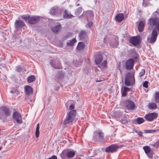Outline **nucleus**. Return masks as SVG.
Segmentation results:
<instances>
[{
    "mask_svg": "<svg viewBox=\"0 0 159 159\" xmlns=\"http://www.w3.org/2000/svg\"><path fill=\"white\" fill-rule=\"evenodd\" d=\"M148 25L149 30H157L159 32V7L154 12L148 20Z\"/></svg>",
    "mask_w": 159,
    "mask_h": 159,
    "instance_id": "nucleus-1",
    "label": "nucleus"
},
{
    "mask_svg": "<svg viewBox=\"0 0 159 159\" xmlns=\"http://www.w3.org/2000/svg\"><path fill=\"white\" fill-rule=\"evenodd\" d=\"M76 114V111L75 110H72L68 113L66 118L64 120L63 124L65 125L67 124L71 125L74 120Z\"/></svg>",
    "mask_w": 159,
    "mask_h": 159,
    "instance_id": "nucleus-2",
    "label": "nucleus"
},
{
    "mask_svg": "<svg viewBox=\"0 0 159 159\" xmlns=\"http://www.w3.org/2000/svg\"><path fill=\"white\" fill-rule=\"evenodd\" d=\"M123 106L125 107L128 110H133L135 106L134 102L129 100H125Z\"/></svg>",
    "mask_w": 159,
    "mask_h": 159,
    "instance_id": "nucleus-3",
    "label": "nucleus"
},
{
    "mask_svg": "<svg viewBox=\"0 0 159 159\" xmlns=\"http://www.w3.org/2000/svg\"><path fill=\"white\" fill-rule=\"evenodd\" d=\"M13 118L17 124H21L22 122L21 114L17 111L14 112L13 114Z\"/></svg>",
    "mask_w": 159,
    "mask_h": 159,
    "instance_id": "nucleus-4",
    "label": "nucleus"
},
{
    "mask_svg": "<svg viewBox=\"0 0 159 159\" xmlns=\"http://www.w3.org/2000/svg\"><path fill=\"white\" fill-rule=\"evenodd\" d=\"M158 116V114L157 113H151L145 115V118L148 121H151L157 118Z\"/></svg>",
    "mask_w": 159,
    "mask_h": 159,
    "instance_id": "nucleus-5",
    "label": "nucleus"
},
{
    "mask_svg": "<svg viewBox=\"0 0 159 159\" xmlns=\"http://www.w3.org/2000/svg\"><path fill=\"white\" fill-rule=\"evenodd\" d=\"M119 148V145L117 144H112L106 148L105 151L106 152H113L117 151Z\"/></svg>",
    "mask_w": 159,
    "mask_h": 159,
    "instance_id": "nucleus-6",
    "label": "nucleus"
},
{
    "mask_svg": "<svg viewBox=\"0 0 159 159\" xmlns=\"http://www.w3.org/2000/svg\"><path fill=\"white\" fill-rule=\"evenodd\" d=\"M84 17V18H86L88 20H91L93 18V14L92 11H84L83 14L80 16V17Z\"/></svg>",
    "mask_w": 159,
    "mask_h": 159,
    "instance_id": "nucleus-7",
    "label": "nucleus"
},
{
    "mask_svg": "<svg viewBox=\"0 0 159 159\" xmlns=\"http://www.w3.org/2000/svg\"><path fill=\"white\" fill-rule=\"evenodd\" d=\"M134 62L133 59L130 58L127 60L125 63L126 68L127 70H131L134 66Z\"/></svg>",
    "mask_w": 159,
    "mask_h": 159,
    "instance_id": "nucleus-8",
    "label": "nucleus"
},
{
    "mask_svg": "<svg viewBox=\"0 0 159 159\" xmlns=\"http://www.w3.org/2000/svg\"><path fill=\"white\" fill-rule=\"evenodd\" d=\"M98 136L99 139L100 140H103L104 138V134L101 131L97 130L94 133L93 137L95 139L97 138Z\"/></svg>",
    "mask_w": 159,
    "mask_h": 159,
    "instance_id": "nucleus-9",
    "label": "nucleus"
},
{
    "mask_svg": "<svg viewBox=\"0 0 159 159\" xmlns=\"http://www.w3.org/2000/svg\"><path fill=\"white\" fill-rule=\"evenodd\" d=\"M139 37H132L129 40L130 43L134 46H136L139 43L140 39Z\"/></svg>",
    "mask_w": 159,
    "mask_h": 159,
    "instance_id": "nucleus-10",
    "label": "nucleus"
},
{
    "mask_svg": "<svg viewBox=\"0 0 159 159\" xmlns=\"http://www.w3.org/2000/svg\"><path fill=\"white\" fill-rule=\"evenodd\" d=\"M25 26V24L24 22L21 20H16L15 22V27L17 29L21 28Z\"/></svg>",
    "mask_w": 159,
    "mask_h": 159,
    "instance_id": "nucleus-11",
    "label": "nucleus"
},
{
    "mask_svg": "<svg viewBox=\"0 0 159 159\" xmlns=\"http://www.w3.org/2000/svg\"><path fill=\"white\" fill-rule=\"evenodd\" d=\"M156 30H153L152 32V34L150 40V42L151 43H154L156 40L157 36V32Z\"/></svg>",
    "mask_w": 159,
    "mask_h": 159,
    "instance_id": "nucleus-12",
    "label": "nucleus"
},
{
    "mask_svg": "<svg viewBox=\"0 0 159 159\" xmlns=\"http://www.w3.org/2000/svg\"><path fill=\"white\" fill-rule=\"evenodd\" d=\"M39 20V18L37 16H33L30 18L28 22L31 24H34L37 23Z\"/></svg>",
    "mask_w": 159,
    "mask_h": 159,
    "instance_id": "nucleus-13",
    "label": "nucleus"
},
{
    "mask_svg": "<svg viewBox=\"0 0 159 159\" xmlns=\"http://www.w3.org/2000/svg\"><path fill=\"white\" fill-rule=\"evenodd\" d=\"M63 18L65 19H70L72 18L74 16L67 10H65L63 14Z\"/></svg>",
    "mask_w": 159,
    "mask_h": 159,
    "instance_id": "nucleus-14",
    "label": "nucleus"
},
{
    "mask_svg": "<svg viewBox=\"0 0 159 159\" xmlns=\"http://www.w3.org/2000/svg\"><path fill=\"white\" fill-rule=\"evenodd\" d=\"M118 40V37H115V39L114 40H113L111 42L110 45V46L113 48H116L119 45Z\"/></svg>",
    "mask_w": 159,
    "mask_h": 159,
    "instance_id": "nucleus-15",
    "label": "nucleus"
},
{
    "mask_svg": "<svg viewBox=\"0 0 159 159\" xmlns=\"http://www.w3.org/2000/svg\"><path fill=\"white\" fill-rule=\"evenodd\" d=\"M102 56L101 54L98 53L96 56L95 62L97 64H100L102 61Z\"/></svg>",
    "mask_w": 159,
    "mask_h": 159,
    "instance_id": "nucleus-16",
    "label": "nucleus"
},
{
    "mask_svg": "<svg viewBox=\"0 0 159 159\" xmlns=\"http://www.w3.org/2000/svg\"><path fill=\"white\" fill-rule=\"evenodd\" d=\"M124 18L123 14L119 13L115 17V19L117 22H120L122 21Z\"/></svg>",
    "mask_w": 159,
    "mask_h": 159,
    "instance_id": "nucleus-17",
    "label": "nucleus"
},
{
    "mask_svg": "<svg viewBox=\"0 0 159 159\" xmlns=\"http://www.w3.org/2000/svg\"><path fill=\"white\" fill-rule=\"evenodd\" d=\"M2 109L6 116H8L10 115L11 111L8 108L3 107H2Z\"/></svg>",
    "mask_w": 159,
    "mask_h": 159,
    "instance_id": "nucleus-18",
    "label": "nucleus"
},
{
    "mask_svg": "<svg viewBox=\"0 0 159 159\" xmlns=\"http://www.w3.org/2000/svg\"><path fill=\"white\" fill-rule=\"evenodd\" d=\"M145 25V23L143 21H140L139 22L138 27V30L139 32H141L143 31Z\"/></svg>",
    "mask_w": 159,
    "mask_h": 159,
    "instance_id": "nucleus-19",
    "label": "nucleus"
},
{
    "mask_svg": "<svg viewBox=\"0 0 159 159\" xmlns=\"http://www.w3.org/2000/svg\"><path fill=\"white\" fill-rule=\"evenodd\" d=\"M25 90L26 93L28 95H29L33 93V89L30 86L27 85L25 87Z\"/></svg>",
    "mask_w": 159,
    "mask_h": 159,
    "instance_id": "nucleus-20",
    "label": "nucleus"
},
{
    "mask_svg": "<svg viewBox=\"0 0 159 159\" xmlns=\"http://www.w3.org/2000/svg\"><path fill=\"white\" fill-rule=\"evenodd\" d=\"M76 151H70L66 153V157L68 158H72L74 157Z\"/></svg>",
    "mask_w": 159,
    "mask_h": 159,
    "instance_id": "nucleus-21",
    "label": "nucleus"
},
{
    "mask_svg": "<svg viewBox=\"0 0 159 159\" xmlns=\"http://www.w3.org/2000/svg\"><path fill=\"white\" fill-rule=\"evenodd\" d=\"M61 27V25H59L55 27L52 28V30L54 33H57L60 30Z\"/></svg>",
    "mask_w": 159,
    "mask_h": 159,
    "instance_id": "nucleus-22",
    "label": "nucleus"
},
{
    "mask_svg": "<svg viewBox=\"0 0 159 159\" xmlns=\"http://www.w3.org/2000/svg\"><path fill=\"white\" fill-rule=\"evenodd\" d=\"M85 47V44L84 43L82 42H80L77 47V49L78 50H81L84 48Z\"/></svg>",
    "mask_w": 159,
    "mask_h": 159,
    "instance_id": "nucleus-23",
    "label": "nucleus"
},
{
    "mask_svg": "<svg viewBox=\"0 0 159 159\" xmlns=\"http://www.w3.org/2000/svg\"><path fill=\"white\" fill-rule=\"evenodd\" d=\"M129 88L124 87H122L121 89L122 95L123 96H125L126 95V92L129 90Z\"/></svg>",
    "mask_w": 159,
    "mask_h": 159,
    "instance_id": "nucleus-24",
    "label": "nucleus"
},
{
    "mask_svg": "<svg viewBox=\"0 0 159 159\" xmlns=\"http://www.w3.org/2000/svg\"><path fill=\"white\" fill-rule=\"evenodd\" d=\"M86 34L84 31H82L80 32L79 34V37L81 40H83L86 36Z\"/></svg>",
    "mask_w": 159,
    "mask_h": 159,
    "instance_id": "nucleus-25",
    "label": "nucleus"
},
{
    "mask_svg": "<svg viewBox=\"0 0 159 159\" xmlns=\"http://www.w3.org/2000/svg\"><path fill=\"white\" fill-rule=\"evenodd\" d=\"M148 107L150 109H155L157 108V105L155 103L151 102L148 105Z\"/></svg>",
    "mask_w": 159,
    "mask_h": 159,
    "instance_id": "nucleus-26",
    "label": "nucleus"
},
{
    "mask_svg": "<svg viewBox=\"0 0 159 159\" xmlns=\"http://www.w3.org/2000/svg\"><path fill=\"white\" fill-rule=\"evenodd\" d=\"M57 8L56 7H52L50 10V13L52 15H56V13L58 11Z\"/></svg>",
    "mask_w": 159,
    "mask_h": 159,
    "instance_id": "nucleus-27",
    "label": "nucleus"
},
{
    "mask_svg": "<svg viewBox=\"0 0 159 159\" xmlns=\"http://www.w3.org/2000/svg\"><path fill=\"white\" fill-rule=\"evenodd\" d=\"M36 79L35 76L31 75L28 77L27 81L29 83H32Z\"/></svg>",
    "mask_w": 159,
    "mask_h": 159,
    "instance_id": "nucleus-28",
    "label": "nucleus"
},
{
    "mask_svg": "<svg viewBox=\"0 0 159 159\" xmlns=\"http://www.w3.org/2000/svg\"><path fill=\"white\" fill-rule=\"evenodd\" d=\"M39 124L38 123L36 126V129L35 131V136L36 138H38L39 136Z\"/></svg>",
    "mask_w": 159,
    "mask_h": 159,
    "instance_id": "nucleus-29",
    "label": "nucleus"
},
{
    "mask_svg": "<svg viewBox=\"0 0 159 159\" xmlns=\"http://www.w3.org/2000/svg\"><path fill=\"white\" fill-rule=\"evenodd\" d=\"M82 11V7H79L75 11V14L76 16L80 15Z\"/></svg>",
    "mask_w": 159,
    "mask_h": 159,
    "instance_id": "nucleus-30",
    "label": "nucleus"
},
{
    "mask_svg": "<svg viewBox=\"0 0 159 159\" xmlns=\"http://www.w3.org/2000/svg\"><path fill=\"white\" fill-rule=\"evenodd\" d=\"M120 121L122 124H125L128 122L127 118L125 115H123Z\"/></svg>",
    "mask_w": 159,
    "mask_h": 159,
    "instance_id": "nucleus-31",
    "label": "nucleus"
},
{
    "mask_svg": "<svg viewBox=\"0 0 159 159\" xmlns=\"http://www.w3.org/2000/svg\"><path fill=\"white\" fill-rule=\"evenodd\" d=\"M126 76H128L129 79V80L130 81V82H134V77L133 76H132L131 75L130 73H128Z\"/></svg>",
    "mask_w": 159,
    "mask_h": 159,
    "instance_id": "nucleus-32",
    "label": "nucleus"
},
{
    "mask_svg": "<svg viewBox=\"0 0 159 159\" xmlns=\"http://www.w3.org/2000/svg\"><path fill=\"white\" fill-rule=\"evenodd\" d=\"M76 40L75 38L69 41V42L67 43L68 45L69 46H72L74 45V43L76 42Z\"/></svg>",
    "mask_w": 159,
    "mask_h": 159,
    "instance_id": "nucleus-33",
    "label": "nucleus"
},
{
    "mask_svg": "<svg viewBox=\"0 0 159 159\" xmlns=\"http://www.w3.org/2000/svg\"><path fill=\"white\" fill-rule=\"evenodd\" d=\"M143 149H144L145 152L147 154H148L149 152H151L150 150L151 149L150 147L148 146H146L143 147Z\"/></svg>",
    "mask_w": 159,
    "mask_h": 159,
    "instance_id": "nucleus-34",
    "label": "nucleus"
},
{
    "mask_svg": "<svg viewBox=\"0 0 159 159\" xmlns=\"http://www.w3.org/2000/svg\"><path fill=\"white\" fill-rule=\"evenodd\" d=\"M129 78L128 76H126L125 80V83L127 86H129L130 85V82L129 80Z\"/></svg>",
    "mask_w": 159,
    "mask_h": 159,
    "instance_id": "nucleus-35",
    "label": "nucleus"
},
{
    "mask_svg": "<svg viewBox=\"0 0 159 159\" xmlns=\"http://www.w3.org/2000/svg\"><path fill=\"white\" fill-rule=\"evenodd\" d=\"M155 101L157 103L159 102V92H156L155 95Z\"/></svg>",
    "mask_w": 159,
    "mask_h": 159,
    "instance_id": "nucleus-36",
    "label": "nucleus"
},
{
    "mask_svg": "<svg viewBox=\"0 0 159 159\" xmlns=\"http://www.w3.org/2000/svg\"><path fill=\"white\" fill-rule=\"evenodd\" d=\"M136 121L138 124H140L144 122V120L142 118H138L136 119Z\"/></svg>",
    "mask_w": 159,
    "mask_h": 159,
    "instance_id": "nucleus-37",
    "label": "nucleus"
},
{
    "mask_svg": "<svg viewBox=\"0 0 159 159\" xmlns=\"http://www.w3.org/2000/svg\"><path fill=\"white\" fill-rule=\"evenodd\" d=\"M50 64L52 65V66L55 69H59L60 68V67L59 66H56L53 64V61L52 60H51V61ZM58 65H59L60 64V63L59 62H58Z\"/></svg>",
    "mask_w": 159,
    "mask_h": 159,
    "instance_id": "nucleus-38",
    "label": "nucleus"
},
{
    "mask_svg": "<svg viewBox=\"0 0 159 159\" xmlns=\"http://www.w3.org/2000/svg\"><path fill=\"white\" fill-rule=\"evenodd\" d=\"M21 18L25 20H29L30 18L29 15H23L21 16Z\"/></svg>",
    "mask_w": 159,
    "mask_h": 159,
    "instance_id": "nucleus-39",
    "label": "nucleus"
},
{
    "mask_svg": "<svg viewBox=\"0 0 159 159\" xmlns=\"http://www.w3.org/2000/svg\"><path fill=\"white\" fill-rule=\"evenodd\" d=\"M145 73V70L144 69H143L141 70V71L139 73V75L141 77Z\"/></svg>",
    "mask_w": 159,
    "mask_h": 159,
    "instance_id": "nucleus-40",
    "label": "nucleus"
},
{
    "mask_svg": "<svg viewBox=\"0 0 159 159\" xmlns=\"http://www.w3.org/2000/svg\"><path fill=\"white\" fill-rule=\"evenodd\" d=\"M152 145L156 148H159V140L157 142L152 144Z\"/></svg>",
    "mask_w": 159,
    "mask_h": 159,
    "instance_id": "nucleus-41",
    "label": "nucleus"
},
{
    "mask_svg": "<svg viewBox=\"0 0 159 159\" xmlns=\"http://www.w3.org/2000/svg\"><path fill=\"white\" fill-rule=\"evenodd\" d=\"M153 153L152 152H150L148 154H147V155L148 156L150 157V158H153Z\"/></svg>",
    "mask_w": 159,
    "mask_h": 159,
    "instance_id": "nucleus-42",
    "label": "nucleus"
},
{
    "mask_svg": "<svg viewBox=\"0 0 159 159\" xmlns=\"http://www.w3.org/2000/svg\"><path fill=\"white\" fill-rule=\"evenodd\" d=\"M148 81H145L143 83V86L146 88H148Z\"/></svg>",
    "mask_w": 159,
    "mask_h": 159,
    "instance_id": "nucleus-43",
    "label": "nucleus"
},
{
    "mask_svg": "<svg viewBox=\"0 0 159 159\" xmlns=\"http://www.w3.org/2000/svg\"><path fill=\"white\" fill-rule=\"evenodd\" d=\"M107 64V61H104L102 63L101 65L103 67H106Z\"/></svg>",
    "mask_w": 159,
    "mask_h": 159,
    "instance_id": "nucleus-44",
    "label": "nucleus"
},
{
    "mask_svg": "<svg viewBox=\"0 0 159 159\" xmlns=\"http://www.w3.org/2000/svg\"><path fill=\"white\" fill-rule=\"evenodd\" d=\"M10 92L11 93H16V94H18V91L16 89H14L11 90Z\"/></svg>",
    "mask_w": 159,
    "mask_h": 159,
    "instance_id": "nucleus-45",
    "label": "nucleus"
},
{
    "mask_svg": "<svg viewBox=\"0 0 159 159\" xmlns=\"http://www.w3.org/2000/svg\"><path fill=\"white\" fill-rule=\"evenodd\" d=\"M16 70L17 71H20L22 70V69L21 67L19 66H17L16 67Z\"/></svg>",
    "mask_w": 159,
    "mask_h": 159,
    "instance_id": "nucleus-46",
    "label": "nucleus"
},
{
    "mask_svg": "<svg viewBox=\"0 0 159 159\" xmlns=\"http://www.w3.org/2000/svg\"><path fill=\"white\" fill-rule=\"evenodd\" d=\"M92 22L91 21L89 22L88 24L86 25V26L87 27L90 28L92 25Z\"/></svg>",
    "mask_w": 159,
    "mask_h": 159,
    "instance_id": "nucleus-47",
    "label": "nucleus"
},
{
    "mask_svg": "<svg viewBox=\"0 0 159 159\" xmlns=\"http://www.w3.org/2000/svg\"><path fill=\"white\" fill-rule=\"evenodd\" d=\"M57 157L56 156L54 155L52 156L51 157L48 158L47 159H57Z\"/></svg>",
    "mask_w": 159,
    "mask_h": 159,
    "instance_id": "nucleus-48",
    "label": "nucleus"
},
{
    "mask_svg": "<svg viewBox=\"0 0 159 159\" xmlns=\"http://www.w3.org/2000/svg\"><path fill=\"white\" fill-rule=\"evenodd\" d=\"M74 108V104H71L69 107V109L70 110H72Z\"/></svg>",
    "mask_w": 159,
    "mask_h": 159,
    "instance_id": "nucleus-49",
    "label": "nucleus"
},
{
    "mask_svg": "<svg viewBox=\"0 0 159 159\" xmlns=\"http://www.w3.org/2000/svg\"><path fill=\"white\" fill-rule=\"evenodd\" d=\"M143 134V132L139 131L138 133V134L140 136H142Z\"/></svg>",
    "mask_w": 159,
    "mask_h": 159,
    "instance_id": "nucleus-50",
    "label": "nucleus"
},
{
    "mask_svg": "<svg viewBox=\"0 0 159 159\" xmlns=\"http://www.w3.org/2000/svg\"><path fill=\"white\" fill-rule=\"evenodd\" d=\"M157 131L156 130L152 129L150 130V131L151 132L150 133H153L156 132Z\"/></svg>",
    "mask_w": 159,
    "mask_h": 159,
    "instance_id": "nucleus-51",
    "label": "nucleus"
},
{
    "mask_svg": "<svg viewBox=\"0 0 159 159\" xmlns=\"http://www.w3.org/2000/svg\"><path fill=\"white\" fill-rule=\"evenodd\" d=\"M146 132L147 133H150V130H146Z\"/></svg>",
    "mask_w": 159,
    "mask_h": 159,
    "instance_id": "nucleus-52",
    "label": "nucleus"
},
{
    "mask_svg": "<svg viewBox=\"0 0 159 159\" xmlns=\"http://www.w3.org/2000/svg\"><path fill=\"white\" fill-rule=\"evenodd\" d=\"M76 6H78L80 5V4H79V3H78V4H76Z\"/></svg>",
    "mask_w": 159,
    "mask_h": 159,
    "instance_id": "nucleus-53",
    "label": "nucleus"
},
{
    "mask_svg": "<svg viewBox=\"0 0 159 159\" xmlns=\"http://www.w3.org/2000/svg\"><path fill=\"white\" fill-rule=\"evenodd\" d=\"M63 153H62L61 154V157H62V155H63Z\"/></svg>",
    "mask_w": 159,
    "mask_h": 159,
    "instance_id": "nucleus-54",
    "label": "nucleus"
},
{
    "mask_svg": "<svg viewBox=\"0 0 159 159\" xmlns=\"http://www.w3.org/2000/svg\"><path fill=\"white\" fill-rule=\"evenodd\" d=\"M99 81V80H96V81L97 82H100V81Z\"/></svg>",
    "mask_w": 159,
    "mask_h": 159,
    "instance_id": "nucleus-55",
    "label": "nucleus"
},
{
    "mask_svg": "<svg viewBox=\"0 0 159 159\" xmlns=\"http://www.w3.org/2000/svg\"><path fill=\"white\" fill-rule=\"evenodd\" d=\"M1 147H0V151L1 150Z\"/></svg>",
    "mask_w": 159,
    "mask_h": 159,
    "instance_id": "nucleus-56",
    "label": "nucleus"
},
{
    "mask_svg": "<svg viewBox=\"0 0 159 159\" xmlns=\"http://www.w3.org/2000/svg\"><path fill=\"white\" fill-rule=\"evenodd\" d=\"M66 151H63V152H65Z\"/></svg>",
    "mask_w": 159,
    "mask_h": 159,
    "instance_id": "nucleus-57",
    "label": "nucleus"
},
{
    "mask_svg": "<svg viewBox=\"0 0 159 159\" xmlns=\"http://www.w3.org/2000/svg\"><path fill=\"white\" fill-rule=\"evenodd\" d=\"M0 116H1V114L0 113Z\"/></svg>",
    "mask_w": 159,
    "mask_h": 159,
    "instance_id": "nucleus-58",
    "label": "nucleus"
},
{
    "mask_svg": "<svg viewBox=\"0 0 159 159\" xmlns=\"http://www.w3.org/2000/svg\"><path fill=\"white\" fill-rule=\"evenodd\" d=\"M118 118H119V117H117V119H118Z\"/></svg>",
    "mask_w": 159,
    "mask_h": 159,
    "instance_id": "nucleus-59",
    "label": "nucleus"
},
{
    "mask_svg": "<svg viewBox=\"0 0 159 159\" xmlns=\"http://www.w3.org/2000/svg\"><path fill=\"white\" fill-rule=\"evenodd\" d=\"M158 77H159V75H158Z\"/></svg>",
    "mask_w": 159,
    "mask_h": 159,
    "instance_id": "nucleus-60",
    "label": "nucleus"
}]
</instances>
